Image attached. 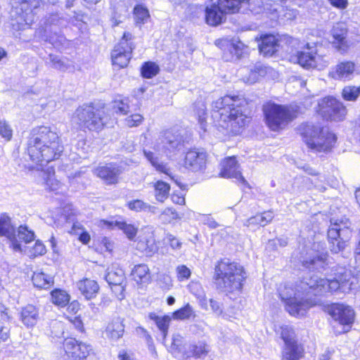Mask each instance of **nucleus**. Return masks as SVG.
Masks as SVG:
<instances>
[{
    "label": "nucleus",
    "instance_id": "nucleus-1",
    "mask_svg": "<svg viewBox=\"0 0 360 360\" xmlns=\"http://www.w3.org/2000/svg\"><path fill=\"white\" fill-rule=\"evenodd\" d=\"M327 253H312L307 254L301 262L302 266L309 269L300 281L299 287L302 294H313L316 296L323 295L326 292H333L340 290L342 292H349L356 288L357 279L352 271L345 267H339L334 273L335 277L333 279L321 278L312 270H317L322 272L328 265Z\"/></svg>",
    "mask_w": 360,
    "mask_h": 360
},
{
    "label": "nucleus",
    "instance_id": "nucleus-2",
    "mask_svg": "<svg viewBox=\"0 0 360 360\" xmlns=\"http://www.w3.org/2000/svg\"><path fill=\"white\" fill-rule=\"evenodd\" d=\"M26 151L31 161L39 165L58 159L63 151L58 135L48 127L34 128L26 143Z\"/></svg>",
    "mask_w": 360,
    "mask_h": 360
},
{
    "label": "nucleus",
    "instance_id": "nucleus-3",
    "mask_svg": "<svg viewBox=\"0 0 360 360\" xmlns=\"http://www.w3.org/2000/svg\"><path fill=\"white\" fill-rule=\"evenodd\" d=\"M245 100L238 96H225L214 101L212 117L218 128L226 134L236 135L245 124L246 117L243 112Z\"/></svg>",
    "mask_w": 360,
    "mask_h": 360
},
{
    "label": "nucleus",
    "instance_id": "nucleus-4",
    "mask_svg": "<svg viewBox=\"0 0 360 360\" xmlns=\"http://www.w3.org/2000/svg\"><path fill=\"white\" fill-rule=\"evenodd\" d=\"M246 277L243 266L229 259H223L215 265L214 278L217 289L221 291H241Z\"/></svg>",
    "mask_w": 360,
    "mask_h": 360
},
{
    "label": "nucleus",
    "instance_id": "nucleus-5",
    "mask_svg": "<svg viewBox=\"0 0 360 360\" xmlns=\"http://www.w3.org/2000/svg\"><path fill=\"white\" fill-rule=\"evenodd\" d=\"M301 134L307 146L314 152H328L336 142V136L319 124H306L301 127Z\"/></svg>",
    "mask_w": 360,
    "mask_h": 360
},
{
    "label": "nucleus",
    "instance_id": "nucleus-6",
    "mask_svg": "<svg viewBox=\"0 0 360 360\" xmlns=\"http://www.w3.org/2000/svg\"><path fill=\"white\" fill-rule=\"evenodd\" d=\"M262 110L266 124L274 131L284 129L295 117L292 108L271 101L264 103Z\"/></svg>",
    "mask_w": 360,
    "mask_h": 360
},
{
    "label": "nucleus",
    "instance_id": "nucleus-7",
    "mask_svg": "<svg viewBox=\"0 0 360 360\" xmlns=\"http://www.w3.org/2000/svg\"><path fill=\"white\" fill-rule=\"evenodd\" d=\"M248 0H217V3L206 6L205 9V22L212 27L223 23L226 14H233L240 11L243 4Z\"/></svg>",
    "mask_w": 360,
    "mask_h": 360
},
{
    "label": "nucleus",
    "instance_id": "nucleus-8",
    "mask_svg": "<svg viewBox=\"0 0 360 360\" xmlns=\"http://www.w3.org/2000/svg\"><path fill=\"white\" fill-rule=\"evenodd\" d=\"M351 222L347 218L330 219V225L328 230L329 249L333 253L343 251L347 240L351 236Z\"/></svg>",
    "mask_w": 360,
    "mask_h": 360
},
{
    "label": "nucleus",
    "instance_id": "nucleus-9",
    "mask_svg": "<svg viewBox=\"0 0 360 360\" xmlns=\"http://www.w3.org/2000/svg\"><path fill=\"white\" fill-rule=\"evenodd\" d=\"M103 112L96 109L91 104H84L75 110L72 121L81 129H87L89 131H98L104 126Z\"/></svg>",
    "mask_w": 360,
    "mask_h": 360
},
{
    "label": "nucleus",
    "instance_id": "nucleus-10",
    "mask_svg": "<svg viewBox=\"0 0 360 360\" xmlns=\"http://www.w3.org/2000/svg\"><path fill=\"white\" fill-rule=\"evenodd\" d=\"M280 296L285 303L286 311L294 316H303L311 307L309 300L302 297L298 290L295 292L292 289L285 290L280 292Z\"/></svg>",
    "mask_w": 360,
    "mask_h": 360
},
{
    "label": "nucleus",
    "instance_id": "nucleus-11",
    "mask_svg": "<svg viewBox=\"0 0 360 360\" xmlns=\"http://www.w3.org/2000/svg\"><path fill=\"white\" fill-rule=\"evenodd\" d=\"M184 147V141L182 136L178 133L167 130L160 134L153 149L156 152L165 153L167 157L171 158L181 150Z\"/></svg>",
    "mask_w": 360,
    "mask_h": 360
},
{
    "label": "nucleus",
    "instance_id": "nucleus-12",
    "mask_svg": "<svg viewBox=\"0 0 360 360\" xmlns=\"http://www.w3.org/2000/svg\"><path fill=\"white\" fill-rule=\"evenodd\" d=\"M40 6V0H22L16 6H13L11 15L18 24L30 27L35 20V10Z\"/></svg>",
    "mask_w": 360,
    "mask_h": 360
},
{
    "label": "nucleus",
    "instance_id": "nucleus-13",
    "mask_svg": "<svg viewBox=\"0 0 360 360\" xmlns=\"http://www.w3.org/2000/svg\"><path fill=\"white\" fill-rule=\"evenodd\" d=\"M132 40V34L129 32H124L120 42L115 46L111 53L112 64L119 68L127 66L131 58L133 49L135 48Z\"/></svg>",
    "mask_w": 360,
    "mask_h": 360
},
{
    "label": "nucleus",
    "instance_id": "nucleus-14",
    "mask_svg": "<svg viewBox=\"0 0 360 360\" xmlns=\"http://www.w3.org/2000/svg\"><path fill=\"white\" fill-rule=\"evenodd\" d=\"M124 167L117 162H110L99 163L92 170L93 174L107 186L115 185L119 183L120 176L124 172Z\"/></svg>",
    "mask_w": 360,
    "mask_h": 360
},
{
    "label": "nucleus",
    "instance_id": "nucleus-15",
    "mask_svg": "<svg viewBox=\"0 0 360 360\" xmlns=\"http://www.w3.org/2000/svg\"><path fill=\"white\" fill-rule=\"evenodd\" d=\"M320 106L322 116L328 120L341 121L347 114V109L343 103L332 96L324 98Z\"/></svg>",
    "mask_w": 360,
    "mask_h": 360
},
{
    "label": "nucleus",
    "instance_id": "nucleus-16",
    "mask_svg": "<svg viewBox=\"0 0 360 360\" xmlns=\"http://www.w3.org/2000/svg\"><path fill=\"white\" fill-rule=\"evenodd\" d=\"M216 44L223 50V58L226 61H237L247 53V47L240 41L219 39Z\"/></svg>",
    "mask_w": 360,
    "mask_h": 360
},
{
    "label": "nucleus",
    "instance_id": "nucleus-17",
    "mask_svg": "<svg viewBox=\"0 0 360 360\" xmlns=\"http://www.w3.org/2000/svg\"><path fill=\"white\" fill-rule=\"evenodd\" d=\"M327 312L334 321L343 326H351L354 319L353 309L344 304L333 303L325 307Z\"/></svg>",
    "mask_w": 360,
    "mask_h": 360
},
{
    "label": "nucleus",
    "instance_id": "nucleus-18",
    "mask_svg": "<svg viewBox=\"0 0 360 360\" xmlns=\"http://www.w3.org/2000/svg\"><path fill=\"white\" fill-rule=\"evenodd\" d=\"M63 347L69 360H89L88 357L92 348L90 345L79 342L75 338H66L63 342Z\"/></svg>",
    "mask_w": 360,
    "mask_h": 360
},
{
    "label": "nucleus",
    "instance_id": "nucleus-19",
    "mask_svg": "<svg viewBox=\"0 0 360 360\" xmlns=\"http://www.w3.org/2000/svg\"><path fill=\"white\" fill-rule=\"evenodd\" d=\"M0 236L6 237L11 243V248L15 252H21V245L17 239L15 228L11 217L6 213L0 215Z\"/></svg>",
    "mask_w": 360,
    "mask_h": 360
},
{
    "label": "nucleus",
    "instance_id": "nucleus-20",
    "mask_svg": "<svg viewBox=\"0 0 360 360\" xmlns=\"http://www.w3.org/2000/svg\"><path fill=\"white\" fill-rule=\"evenodd\" d=\"M210 350V346L205 340L193 341L184 345L183 354L186 359L191 357L204 359Z\"/></svg>",
    "mask_w": 360,
    "mask_h": 360
},
{
    "label": "nucleus",
    "instance_id": "nucleus-21",
    "mask_svg": "<svg viewBox=\"0 0 360 360\" xmlns=\"http://www.w3.org/2000/svg\"><path fill=\"white\" fill-rule=\"evenodd\" d=\"M220 175L224 178H233L243 184L247 181L239 170V165L235 157H229L221 162Z\"/></svg>",
    "mask_w": 360,
    "mask_h": 360
},
{
    "label": "nucleus",
    "instance_id": "nucleus-22",
    "mask_svg": "<svg viewBox=\"0 0 360 360\" xmlns=\"http://www.w3.org/2000/svg\"><path fill=\"white\" fill-rule=\"evenodd\" d=\"M292 60L304 68L310 69L318 68V61L320 60V57L317 56L315 51L309 47L307 44L304 50L297 51L295 55L292 56Z\"/></svg>",
    "mask_w": 360,
    "mask_h": 360
},
{
    "label": "nucleus",
    "instance_id": "nucleus-23",
    "mask_svg": "<svg viewBox=\"0 0 360 360\" xmlns=\"http://www.w3.org/2000/svg\"><path fill=\"white\" fill-rule=\"evenodd\" d=\"M333 46L339 51L345 52L349 48V44L346 39L347 29L343 23H338L333 26L331 30Z\"/></svg>",
    "mask_w": 360,
    "mask_h": 360
},
{
    "label": "nucleus",
    "instance_id": "nucleus-24",
    "mask_svg": "<svg viewBox=\"0 0 360 360\" xmlns=\"http://www.w3.org/2000/svg\"><path fill=\"white\" fill-rule=\"evenodd\" d=\"M279 46V40L274 34L262 35L258 44L260 53L266 57L272 56L278 51Z\"/></svg>",
    "mask_w": 360,
    "mask_h": 360
},
{
    "label": "nucleus",
    "instance_id": "nucleus-25",
    "mask_svg": "<svg viewBox=\"0 0 360 360\" xmlns=\"http://www.w3.org/2000/svg\"><path fill=\"white\" fill-rule=\"evenodd\" d=\"M143 154L148 161L150 162L157 171L168 175L180 188L183 187V185L179 181V177L172 175L167 164L161 161L159 156L155 152L143 150Z\"/></svg>",
    "mask_w": 360,
    "mask_h": 360
},
{
    "label": "nucleus",
    "instance_id": "nucleus-26",
    "mask_svg": "<svg viewBox=\"0 0 360 360\" xmlns=\"http://www.w3.org/2000/svg\"><path fill=\"white\" fill-rule=\"evenodd\" d=\"M206 154L204 152L190 150L185 157V166L193 172H198L205 167Z\"/></svg>",
    "mask_w": 360,
    "mask_h": 360
},
{
    "label": "nucleus",
    "instance_id": "nucleus-27",
    "mask_svg": "<svg viewBox=\"0 0 360 360\" xmlns=\"http://www.w3.org/2000/svg\"><path fill=\"white\" fill-rule=\"evenodd\" d=\"M248 5L249 10L252 13H260L266 11L267 13L274 14L278 13V4L274 1L269 0L264 3L262 0H248L243 4V6Z\"/></svg>",
    "mask_w": 360,
    "mask_h": 360
},
{
    "label": "nucleus",
    "instance_id": "nucleus-28",
    "mask_svg": "<svg viewBox=\"0 0 360 360\" xmlns=\"http://www.w3.org/2000/svg\"><path fill=\"white\" fill-rule=\"evenodd\" d=\"M124 332V325L122 319L115 317L108 323L104 333L109 340L117 341L123 336Z\"/></svg>",
    "mask_w": 360,
    "mask_h": 360
},
{
    "label": "nucleus",
    "instance_id": "nucleus-29",
    "mask_svg": "<svg viewBox=\"0 0 360 360\" xmlns=\"http://www.w3.org/2000/svg\"><path fill=\"white\" fill-rule=\"evenodd\" d=\"M273 218V212L269 210L250 217L244 221L243 225L248 227L250 229L255 231L259 226H265L269 224L272 221Z\"/></svg>",
    "mask_w": 360,
    "mask_h": 360
},
{
    "label": "nucleus",
    "instance_id": "nucleus-30",
    "mask_svg": "<svg viewBox=\"0 0 360 360\" xmlns=\"http://www.w3.org/2000/svg\"><path fill=\"white\" fill-rule=\"evenodd\" d=\"M304 349L302 344L283 345L281 348V360H300L303 358Z\"/></svg>",
    "mask_w": 360,
    "mask_h": 360
},
{
    "label": "nucleus",
    "instance_id": "nucleus-31",
    "mask_svg": "<svg viewBox=\"0 0 360 360\" xmlns=\"http://www.w3.org/2000/svg\"><path fill=\"white\" fill-rule=\"evenodd\" d=\"M38 309L32 304L22 307L20 311V320L27 328L35 326L39 320Z\"/></svg>",
    "mask_w": 360,
    "mask_h": 360
},
{
    "label": "nucleus",
    "instance_id": "nucleus-32",
    "mask_svg": "<svg viewBox=\"0 0 360 360\" xmlns=\"http://www.w3.org/2000/svg\"><path fill=\"white\" fill-rule=\"evenodd\" d=\"M51 68L59 71L65 72L67 70H74L75 65L73 61L66 57L60 56L54 54H49L47 58Z\"/></svg>",
    "mask_w": 360,
    "mask_h": 360
},
{
    "label": "nucleus",
    "instance_id": "nucleus-33",
    "mask_svg": "<svg viewBox=\"0 0 360 360\" xmlns=\"http://www.w3.org/2000/svg\"><path fill=\"white\" fill-rule=\"evenodd\" d=\"M354 69L355 64L353 62H341L336 65L334 77L339 79L349 80L352 77Z\"/></svg>",
    "mask_w": 360,
    "mask_h": 360
},
{
    "label": "nucleus",
    "instance_id": "nucleus-34",
    "mask_svg": "<svg viewBox=\"0 0 360 360\" xmlns=\"http://www.w3.org/2000/svg\"><path fill=\"white\" fill-rule=\"evenodd\" d=\"M77 287L86 300H91L94 297L99 289L96 281L88 278L80 281L77 283Z\"/></svg>",
    "mask_w": 360,
    "mask_h": 360
},
{
    "label": "nucleus",
    "instance_id": "nucleus-35",
    "mask_svg": "<svg viewBox=\"0 0 360 360\" xmlns=\"http://www.w3.org/2000/svg\"><path fill=\"white\" fill-rule=\"evenodd\" d=\"M105 278L109 285L123 284L126 282L124 270L117 265H112L110 268L108 269Z\"/></svg>",
    "mask_w": 360,
    "mask_h": 360
},
{
    "label": "nucleus",
    "instance_id": "nucleus-36",
    "mask_svg": "<svg viewBox=\"0 0 360 360\" xmlns=\"http://www.w3.org/2000/svg\"><path fill=\"white\" fill-rule=\"evenodd\" d=\"M131 276L137 284L148 283L150 276L148 266L146 264L136 265L132 269Z\"/></svg>",
    "mask_w": 360,
    "mask_h": 360
},
{
    "label": "nucleus",
    "instance_id": "nucleus-37",
    "mask_svg": "<svg viewBox=\"0 0 360 360\" xmlns=\"http://www.w3.org/2000/svg\"><path fill=\"white\" fill-rule=\"evenodd\" d=\"M32 281L33 285L38 288L47 289L53 283V278L43 272H34Z\"/></svg>",
    "mask_w": 360,
    "mask_h": 360
},
{
    "label": "nucleus",
    "instance_id": "nucleus-38",
    "mask_svg": "<svg viewBox=\"0 0 360 360\" xmlns=\"http://www.w3.org/2000/svg\"><path fill=\"white\" fill-rule=\"evenodd\" d=\"M104 224L108 227L117 226L119 229L123 231L129 240H133L137 233V229L131 224H128L125 221H103Z\"/></svg>",
    "mask_w": 360,
    "mask_h": 360
},
{
    "label": "nucleus",
    "instance_id": "nucleus-39",
    "mask_svg": "<svg viewBox=\"0 0 360 360\" xmlns=\"http://www.w3.org/2000/svg\"><path fill=\"white\" fill-rule=\"evenodd\" d=\"M148 317L155 323L158 329L161 331L163 338H165L168 332L171 318L169 316H159L155 313H150Z\"/></svg>",
    "mask_w": 360,
    "mask_h": 360
},
{
    "label": "nucleus",
    "instance_id": "nucleus-40",
    "mask_svg": "<svg viewBox=\"0 0 360 360\" xmlns=\"http://www.w3.org/2000/svg\"><path fill=\"white\" fill-rule=\"evenodd\" d=\"M281 338L284 345L300 344L297 339V335L294 328L290 326H283L281 327Z\"/></svg>",
    "mask_w": 360,
    "mask_h": 360
},
{
    "label": "nucleus",
    "instance_id": "nucleus-41",
    "mask_svg": "<svg viewBox=\"0 0 360 360\" xmlns=\"http://www.w3.org/2000/svg\"><path fill=\"white\" fill-rule=\"evenodd\" d=\"M112 109L116 114L127 115L130 112L129 99L124 98L115 100L112 104Z\"/></svg>",
    "mask_w": 360,
    "mask_h": 360
},
{
    "label": "nucleus",
    "instance_id": "nucleus-42",
    "mask_svg": "<svg viewBox=\"0 0 360 360\" xmlns=\"http://www.w3.org/2000/svg\"><path fill=\"white\" fill-rule=\"evenodd\" d=\"M52 302L59 307H65L70 301V295L64 290L56 289L51 292Z\"/></svg>",
    "mask_w": 360,
    "mask_h": 360
},
{
    "label": "nucleus",
    "instance_id": "nucleus-43",
    "mask_svg": "<svg viewBox=\"0 0 360 360\" xmlns=\"http://www.w3.org/2000/svg\"><path fill=\"white\" fill-rule=\"evenodd\" d=\"M170 186L168 184L158 181L155 184V198L160 202H163L167 197Z\"/></svg>",
    "mask_w": 360,
    "mask_h": 360
},
{
    "label": "nucleus",
    "instance_id": "nucleus-44",
    "mask_svg": "<svg viewBox=\"0 0 360 360\" xmlns=\"http://www.w3.org/2000/svg\"><path fill=\"white\" fill-rule=\"evenodd\" d=\"M359 96L360 86H346L342 91V96L347 101H356Z\"/></svg>",
    "mask_w": 360,
    "mask_h": 360
},
{
    "label": "nucleus",
    "instance_id": "nucleus-45",
    "mask_svg": "<svg viewBox=\"0 0 360 360\" xmlns=\"http://www.w3.org/2000/svg\"><path fill=\"white\" fill-rule=\"evenodd\" d=\"M134 19L136 24H144L150 17L148 10L143 5H137L134 8Z\"/></svg>",
    "mask_w": 360,
    "mask_h": 360
},
{
    "label": "nucleus",
    "instance_id": "nucleus-46",
    "mask_svg": "<svg viewBox=\"0 0 360 360\" xmlns=\"http://www.w3.org/2000/svg\"><path fill=\"white\" fill-rule=\"evenodd\" d=\"M159 66L153 62H146L141 67V75L144 78H152L159 72Z\"/></svg>",
    "mask_w": 360,
    "mask_h": 360
},
{
    "label": "nucleus",
    "instance_id": "nucleus-47",
    "mask_svg": "<svg viewBox=\"0 0 360 360\" xmlns=\"http://www.w3.org/2000/svg\"><path fill=\"white\" fill-rule=\"evenodd\" d=\"M195 115L198 117L200 128L206 131V107L202 102H198L195 106Z\"/></svg>",
    "mask_w": 360,
    "mask_h": 360
},
{
    "label": "nucleus",
    "instance_id": "nucleus-48",
    "mask_svg": "<svg viewBox=\"0 0 360 360\" xmlns=\"http://www.w3.org/2000/svg\"><path fill=\"white\" fill-rule=\"evenodd\" d=\"M193 313V307L188 303L184 307L175 311L172 316L176 320H186L190 319Z\"/></svg>",
    "mask_w": 360,
    "mask_h": 360
},
{
    "label": "nucleus",
    "instance_id": "nucleus-49",
    "mask_svg": "<svg viewBox=\"0 0 360 360\" xmlns=\"http://www.w3.org/2000/svg\"><path fill=\"white\" fill-rule=\"evenodd\" d=\"M17 236L25 243L33 241L35 237L34 231L30 230L25 225H21L18 227Z\"/></svg>",
    "mask_w": 360,
    "mask_h": 360
},
{
    "label": "nucleus",
    "instance_id": "nucleus-50",
    "mask_svg": "<svg viewBox=\"0 0 360 360\" xmlns=\"http://www.w3.org/2000/svg\"><path fill=\"white\" fill-rule=\"evenodd\" d=\"M188 288L193 295L200 299L202 307L206 304L205 295L200 283L192 282L188 285Z\"/></svg>",
    "mask_w": 360,
    "mask_h": 360
},
{
    "label": "nucleus",
    "instance_id": "nucleus-51",
    "mask_svg": "<svg viewBox=\"0 0 360 360\" xmlns=\"http://www.w3.org/2000/svg\"><path fill=\"white\" fill-rule=\"evenodd\" d=\"M210 305L213 313H214L216 315L219 316H220L226 319L232 316L231 315L228 314L226 311H223L222 304L218 301L210 299Z\"/></svg>",
    "mask_w": 360,
    "mask_h": 360
},
{
    "label": "nucleus",
    "instance_id": "nucleus-52",
    "mask_svg": "<svg viewBox=\"0 0 360 360\" xmlns=\"http://www.w3.org/2000/svg\"><path fill=\"white\" fill-rule=\"evenodd\" d=\"M160 218L164 223H170L179 217L175 210L168 207L161 212Z\"/></svg>",
    "mask_w": 360,
    "mask_h": 360
},
{
    "label": "nucleus",
    "instance_id": "nucleus-53",
    "mask_svg": "<svg viewBox=\"0 0 360 360\" xmlns=\"http://www.w3.org/2000/svg\"><path fill=\"white\" fill-rule=\"evenodd\" d=\"M297 13L298 12L296 9L286 7L282 8L280 11H278V16L281 19L292 20L296 18Z\"/></svg>",
    "mask_w": 360,
    "mask_h": 360
},
{
    "label": "nucleus",
    "instance_id": "nucleus-54",
    "mask_svg": "<svg viewBox=\"0 0 360 360\" xmlns=\"http://www.w3.org/2000/svg\"><path fill=\"white\" fill-rule=\"evenodd\" d=\"M0 136L6 141L11 140L13 136V129L5 120L0 121Z\"/></svg>",
    "mask_w": 360,
    "mask_h": 360
},
{
    "label": "nucleus",
    "instance_id": "nucleus-55",
    "mask_svg": "<svg viewBox=\"0 0 360 360\" xmlns=\"http://www.w3.org/2000/svg\"><path fill=\"white\" fill-rule=\"evenodd\" d=\"M46 29L48 27H51L52 26H58V27H63L65 26V20L58 16L57 14H53L46 19L45 22Z\"/></svg>",
    "mask_w": 360,
    "mask_h": 360
},
{
    "label": "nucleus",
    "instance_id": "nucleus-56",
    "mask_svg": "<svg viewBox=\"0 0 360 360\" xmlns=\"http://www.w3.org/2000/svg\"><path fill=\"white\" fill-rule=\"evenodd\" d=\"M143 120L141 114H133L125 119V124L129 127H134L140 125Z\"/></svg>",
    "mask_w": 360,
    "mask_h": 360
},
{
    "label": "nucleus",
    "instance_id": "nucleus-57",
    "mask_svg": "<svg viewBox=\"0 0 360 360\" xmlns=\"http://www.w3.org/2000/svg\"><path fill=\"white\" fill-rule=\"evenodd\" d=\"M127 207L129 210L135 212H145L147 203L141 200H133L127 202Z\"/></svg>",
    "mask_w": 360,
    "mask_h": 360
},
{
    "label": "nucleus",
    "instance_id": "nucleus-58",
    "mask_svg": "<svg viewBox=\"0 0 360 360\" xmlns=\"http://www.w3.org/2000/svg\"><path fill=\"white\" fill-rule=\"evenodd\" d=\"M138 245L139 248L143 249L148 256H151L158 250V247L155 244L154 240H147L146 245L142 242H139Z\"/></svg>",
    "mask_w": 360,
    "mask_h": 360
},
{
    "label": "nucleus",
    "instance_id": "nucleus-59",
    "mask_svg": "<svg viewBox=\"0 0 360 360\" xmlns=\"http://www.w3.org/2000/svg\"><path fill=\"white\" fill-rule=\"evenodd\" d=\"M265 73L261 65L255 67L254 70H250V77L248 81L250 83H255L258 80L259 76L263 75Z\"/></svg>",
    "mask_w": 360,
    "mask_h": 360
},
{
    "label": "nucleus",
    "instance_id": "nucleus-60",
    "mask_svg": "<svg viewBox=\"0 0 360 360\" xmlns=\"http://www.w3.org/2000/svg\"><path fill=\"white\" fill-rule=\"evenodd\" d=\"M177 277L179 281L187 280L191 276V270L185 265H180L176 267Z\"/></svg>",
    "mask_w": 360,
    "mask_h": 360
},
{
    "label": "nucleus",
    "instance_id": "nucleus-61",
    "mask_svg": "<svg viewBox=\"0 0 360 360\" xmlns=\"http://www.w3.org/2000/svg\"><path fill=\"white\" fill-rule=\"evenodd\" d=\"M110 287L112 292L118 300H122L124 298V291L126 287V282L123 284H113Z\"/></svg>",
    "mask_w": 360,
    "mask_h": 360
},
{
    "label": "nucleus",
    "instance_id": "nucleus-62",
    "mask_svg": "<svg viewBox=\"0 0 360 360\" xmlns=\"http://www.w3.org/2000/svg\"><path fill=\"white\" fill-rule=\"evenodd\" d=\"M46 185L50 191H56L60 188L61 183L53 176H49L46 181Z\"/></svg>",
    "mask_w": 360,
    "mask_h": 360
},
{
    "label": "nucleus",
    "instance_id": "nucleus-63",
    "mask_svg": "<svg viewBox=\"0 0 360 360\" xmlns=\"http://www.w3.org/2000/svg\"><path fill=\"white\" fill-rule=\"evenodd\" d=\"M160 285L162 288L169 290L172 286V279L167 274H162L159 278Z\"/></svg>",
    "mask_w": 360,
    "mask_h": 360
},
{
    "label": "nucleus",
    "instance_id": "nucleus-64",
    "mask_svg": "<svg viewBox=\"0 0 360 360\" xmlns=\"http://www.w3.org/2000/svg\"><path fill=\"white\" fill-rule=\"evenodd\" d=\"M354 255L356 260H360V229L355 236V246L354 248Z\"/></svg>",
    "mask_w": 360,
    "mask_h": 360
}]
</instances>
